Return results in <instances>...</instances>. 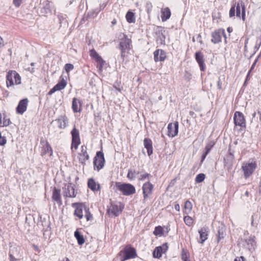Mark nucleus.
<instances>
[{
    "mask_svg": "<svg viewBox=\"0 0 261 261\" xmlns=\"http://www.w3.org/2000/svg\"><path fill=\"white\" fill-rule=\"evenodd\" d=\"M123 37L120 39L118 48L121 50V57L123 61L127 57L132 48V40L127 36L123 34Z\"/></svg>",
    "mask_w": 261,
    "mask_h": 261,
    "instance_id": "1",
    "label": "nucleus"
},
{
    "mask_svg": "<svg viewBox=\"0 0 261 261\" xmlns=\"http://www.w3.org/2000/svg\"><path fill=\"white\" fill-rule=\"evenodd\" d=\"M256 167V162L252 160H250L248 162L243 163L242 168L244 171L245 178H248L252 175Z\"/></svg>",
    "mask_w": 261,
    "mask_h": 261,
    "instance_id": "2",
    "label": "nucleus"
},
{
    "mask_svg": "<svg viewBox=\"0 0 261 261\" xmlns=\"http://www.w3.org/2000/svg\"><path fill=\"white\" fill-rule=\"evenodd\" d=\"M116 187L124 195H130L136 192L135 187L130 184L116 182Z\"/></svg>",
    "mask_w": 261,
    "mask_h": 261,
    "instance_id": "3",
    "label": "nucleus"
},
{
    "mask_svg": "<svg viewBox=\"0 0 261 261\" xmlns=\"http://www.w3.org/2000/svg\"><path fill=\"white\" fill-rule=\"evenodd\" d=\"M14 79L16 85L21 83V77L19 74L14 70H10L6 76V84L8 88L14 85Z\"/></svg>",
    "mask_w": 261,
    "mask_h": 261,
    "instance_id": "4",
    "label": "nucleus"
},
{
    "mask_svg": "<svg viewBox=\"0 0 261 261\" xmlns=\"http://www.w3.org/2000/svg\"><path fill=\"white\" fill-rule=\"evenodd\" d=\"M211 36L212 38L211 42L214 44H217L221 42L222 36L224 38L225 43H227L226 36L224 29H220L215 30L212 33Z\"/></svg>",
    "mask_w": 261,
    "mask_h": 261,
    "instance_id": "5",
    "label": "nucleus"
},
{
    "mask_svg": "<svg viewBox=\"0 0 261 261\" xmlns=\"http://www.w3.org/2000/svg\"><path fill=\"white\" fill-rule=\"evenodd\" d=\"M105 162V160L103 153L101 151H97L93 161L94 169L99 171L103 167Z\"/></svg>",
    "mask_w": 261,
    "mask_h": 261,
    "instance_id": "6",
    "label": "nucleus"
},
{
    "mask_svg": "<svg viewBox=\"0 0 261 261\" xmlns=\"http://www.w3.org/2000/svg\"><path fill=\"white\" fill-rule=\"evenodd\" d=\"M233 152L234 151H231L229 147L228 153L224 158V165L228 172H230L232 169L234 163V156Z\"/></svg>",
    "mask_w": 261,
    "mask_h": 261,
    "instance_id": "7",
    "label": "nucleus"
},
{
    "mask_svg": "<svg viewBox=\"0 0 261 261\" xmlns=\"http://www.w3.org/2000/svg\"><path fill=\"white\" fill-rule=\"evenodd\" d=\"M233 120L235 125L240 126L241 128H246V120L242 113L237 111L233 116Z\"/></svg>",
    "mask_w": 261,
    "mask_h": 261,
    "instance_id": "8",
    "label": "nucleus"
},
{
    "mask_svg": "<svg viewBox=\"0 0 261 261\" xmlns=\"http://www.w3.org/2000/svg\"><path fill=\"white\" fill-rule=\"evenodd\" d=\"M122 252H124V255L121 259V261L134 258L137 256L136 249L134 247L129 246H126L124 250L121 251L120 253Z\"/></svg>",
    "mask_w": 261,
    "mask_h": 261,
    "instance_id": "9",
    "label": "nucleus"
},
{
    "mask_svg": "<svg viewBox=\"0 0 261 261\" xmlns=\"http://www.w3.org/2000/svg\"><path fill=\"white\" fill-rule=\"evenodd\" d=\"M63 195L65 198H74L76 197V193L73 185L71 183L65 184L63 188Z\"/></svg>",
    "mask_w": 261,
    "mask_h": 261,
    "instance_id": "10",
    "label": "nucleus"
},
{
    "mask_svg": "<svg viewBox=\"0 0 261 261\" xmlns=\"http://www.w3.org/2000/svg\"><path fill=\"white\" fill-rule=\"evenodd\" d=\"M72 136V142L71 149L74 148L76 150L78 148L79 145L81 143V140L80 138L79 131L75 127L72 129L71 132Z\"/></svg>",
    "mask_w": 261,
    "mask_h": 261,
    "instance_id": "11",
    "label": "nucleus"
},
{
    "mask_svg": "<svg viewBox=\"0 0 261 261\" xmlns=\"http://www.w3.org/2000/svg\"><path fill=\"white\" fill-rule=\"evenodd\" d=\"M81 149V152L78 154V159L79 163L84 167L86 165V161L89 160V155L87 153L86 146L82 145Z\"/></svg>",
    "mask_w": 261,
    "mask_h": 261,
    "instance_id": "12",
    "label": "nucleus"
},
{
    "mask_svg": "<svg viewBox=\"0 0 261 261\" xmlns=\"http://www.w3.org/2000/svg\"><path fill=\"white\" fill-rule=\"evenodd\" d=\"M168 249V246L167 243L163 244L161 246L155 247L152 253L153 257L158 258H160L162 254L166 253Z\"/></svg>",
    "mask_w": 261,
    "mask_h": 261,
    "instance_id": "13",
    "label": "nucleus"
},
{
    "mask_svg": "<svg viewBox=\"0 0 261 261\" xmlns=\"http://www.w3.org/2000/svg\"><path fill=\"white\" fill-rule=\"evenodd\" d=\"M178 132V122L170 123L168 125V135L169 137H174L177 135Z\"/></svg>",
    "mask_w": 261,
    "mask_h": 261,
    "instance_id": "14",
    "label": "nucleus"
},
{
    "mask_svg": "<svg viewBox=\"0 0 261 261\" xmlns=\"http://www.w3.org/2000/svg\"><path fill=\"white\" fill-rule=\"evenodd\" d=\"M90 55L93 58L95 61L97 63V66L99 69L102 68L105 61L102 59V58L98 54L96 50L94 49L90 50Z\"/></svg>",
    "mask_w": 261,
    "mask_h": 261,
    "instance_id": "15",
    "label": "nucleus"
},
{
    "mask_svg": "<svg viewBox=\"0 0 261 261\" xmlns=\"http://www.w3.org/2000/svg\"><path fill=\"white\" fill-rule=\"evenodd\" d=\"M153 187V185L149 181H147L143 184L142 186V190L144 199H147L152 194Z\"/></svg>",
    "mask_w": 261,
    "mask_h": 261,
    "instance_id": "16",
    "label": "nucleus"
},
{
    "mask_svg": "<svg viewBox=\"0 0 261 261\" xmlns=\"http://www.w3.org/2000/svg\"><path fill=\"white\" fill-rule=\"evenodd\" d=\"M123 208V204L122 203L119 202L118 203H112L110 210L111 213L116 217L122 212Z\"/></svg>",
    "mask_w": 261,
    "mask_h": 261,
    "instance_id": "17",
    "label": "nucleus"
},
{
    "mask_svg": "<svg viewBox=\"0 0 261 261\" xmlns=\"http://www.w3.org/2000/svg\"><path fill=\"white\" fill-rule=\"evenodd\" d=\"M28 102L27 98L20 100L16 109V113L22 115L27 110Z\"/></svg>",
    "mask_w": 261,
    "mask_h": 261,
    "instance_id": "18",
    "label": "nucleus"
},
{
    "mask_svg": "<svg viewBox=\"0 0 261 261\" xmlns=\"http://www.w3.org/2000/svg\"><path fill=\"white\" fill-rule=\"evenodd\" d=\"M72 206L75 208L74 215L80 219L83 218V211L86 206L80 203H73L72 204Z\"/></svg>",
    "mask_w": 261,
    "mask_h": 261,
    "instance_id": "19",
    "label": "nucleus"
},
{
    "mask_svg": "<svg viewBox=\"0 0 261 261\" xmlns=\"http://www.w3.org/2000/svg\"><path fill=\"white\" fill-rule=\"evenodd\" d=\"M241 11L242 12V18L243 21L245 20V6L242 1L238 2L236 5V16L241 17Z\"/></svg>",
    "mask_w": 261,
    "mask_h": 261,
    "instance_id": "20",
    "label": "nucleus"
},
{
    "mask_svg": "<svg viewBox=\"0 0 261 261\" xmlns=\"http://www.w3.org/2000/svg\"><path fill=\"white\" fill-rule=\"evenodd\" d=\"M154 60L155 62L164 61L166 58V53L163 49H158L154 53Z\"/></svg>",
    "mask_w": 261,
    "mask_h": 261,
    "instance_id": "21",
    "label": "nucleus"
},
{
    "mask_svg": "<svg viewBox=\"0 0 261 261\" xmlns=\"http://www.w3.org/2000/svg\"><path fill=\"white\" fill-rule=\"evenodd\" d=\"M54 121L58 122V127L61 129L65 128L68 125V119L65 115H60L58 119L55 120H53L51 123Z\"/></svg>",
    "mask_w": 261,
    "mask_h": 261,
    "instance_id": "22",
    "label": "nucleus"
},
{
    "mask_svg": "<svg viewBox=\"0 0 261 261\" xmlns=\"http://www.w3.org/2000/svg\"><path fill=\"white\" fill-rule=\"evenodd\" d=\"M195 59L198 63L201 71H204L205 65L204 63V56L201 51H197L195 54Z\"/></svg>",
    "mask_w": 261,
    "mask_h": 261,
    "instance_id": "23",
    "label": "nucleus"
},
{
    "mask_svg": "<svg viewBox=\"0 0 261 261\" xmlns=\"http://www.w3.org/2000/svg\"><path fill=\"white\" fill-rule=\"evenodd\" d=\"M225 226L223 224H221L218 227L217 233V243H219L222 239H223L225 238Z\"/></svg>",
    "mask_w": 261,
    "mask_h": 261,
    "instance_id": "24",
    "label": "nucleus"
},
{
    "mask_svg": "<svg viewBox=\"0 0 261 261\" xmlns=\"http://www.w3.org/2000/svg\"><path fill=\"white\" fill-rule=\"evenodd\" d=\"M82 101L76 98H73L72 102V109L74 113L80 112L82 110Z\"/></svg>",
    "mask_w": 261,
    "mask_h": 261,
    "instance_id": "25",
    "label": "nucleus"
},
{
    "mask_svg": "<svg viewBox=\"0 0 261 261\" xmlns=\"http://www.w3.org/2000/svg\"><path fill=\"white\" fill-rule=\"evenodd\" d=\"M145 148L147 149L148 156H150L153 153L152 142L151 139L149 138H145L143 141Z\"/></svg>",
    "mask_w": 261,
    "mask_h": 261,
    "instance_id": "26",
    "label": "nucleus"
},
{
    "mask_svg": "<svg viewBox=\"0 0 261 261\" xmlns=\"http://www.w3.org/2000/svg\"><path fill=\"white\" fill-rule=\"evenodd\" d=\"M198 232L200 234V241H199V243L203 244L204 241L207 239L208 231L206 228L202 227L198 231Z\"/></svg>",
    "mask_w": 261,
    "mask_h": 261,
    "instance_id": "27",
    "label": "nucleus"
},
{
    "mask_svg": "<svg viewBox=\"0 0 261 261\" xmlns=\"http://www.w3.org/2000/svg\"><path fill=\"white\" fill-rule=\"evenodd\" d=\"M46 154H48L49 156H51L53 154L51 147L47 142H46L45 144L43 145L41 152V155L42 156H44Z\"/></svg>",
    "mask_w": 261,
    "mask_h": 261,
    "instance_id": "28",
    "label": "nucleus"
},
{
    "mask_svg": "<svg viewBox=\"0 0 261 261\" xmlns=\"http://www.w3.org/2000/svg\"><path fill=\"white\" fill-rule=\"evenodd\" d=\"M171 16V11L168 7L163 8L161 10V18L162 21H166Z\"/></svg>",
    "mask_w": 261,
    "mask_h": 261,
    "instance_id": "29",
    "label": "nucleus"
},
{
    "mask_svg": "<svg viewBox=\"0 0 261 261\" xmlns=\"http://www.w3.org/2000/svg\"><path fill=\"white\" fill-rule=\"evenodd\" d=\"M61 194L60 190L57 189L56 188H54L53 191L52 198L54 200L56 201L57 203L60 204H62L61 200Z\"/></svg>",
    "mask_w": 261,
    "mask_h": 261,
    "instance_id": "30",
    "label": "nucleus"
},
{
    "mask_svg": "<svg viewBox=\"0 0 261 261\" xmlns=\"http://www.w3.org/2000/svg\"><path fill=\"white\" fill-rule=\"evenodd\" d=\"M88 186L93 191L99 190L100 186L96 184V182L93 178H90L88 181Z\"/></svg>",
    "mask_w": 261,
    "mask_h": 261,
    "instance_id": "31",
    "label": "nucleus"
},
{
    "mask_svg": "<svg viewBox=\"0 0 261 261\" xmlns=\"http://www.w3.org/2000/svg\"><path fill=\"white\" fill-rule=\"evenodd\" d=\"M74 237L77 240L79 245H82L85 243L83 236L78 230L74 232Z\"/></svg>",
    "mask_w": 261,
    "mask_h": 261,
    "instance_id": "32",
    "label": "nucleus"
},
{
    "mask_svg": "<svg viewBox=\"0 0 261 261\" xmlns=\"http://www.w3.org/2000/svg\"><path fill=\"white\" fill-rule=\"evenodd\" d=\"M67 85V82L65 80L62 78L60 81L55 86L58 91L64 89Z\"/></svg>",
    "mask_w": 261,
    "mask_h": 261,
    "instance_id": "33",
    "label": "nucleus"
},
{
    "mask_svg": "<svg viewBox=\"0 0 261 261\" xmlns=\"http://www.w3.org/2000/svg\"><path fill=\"white\" fill-rule=\"evenodd\" d=\"M126 19L128 23H134L135 18L134 13L130 11H128L125 16Z\"/></svg>",
    "mask_w": 261,
    "mask_h": 261,
    "instance_id": "34",
    "label": "nucleus"
},
{
    "mask_svg": "<svg viewBox=\"0 0 261 261\" xmlns=\"http://www.w3.org/2000/svg\"><path fill=\"white\" fill-rule=\"evenodd\" d=\"M153 233L156 236H162L163 234V228L161 226H156Z\"/></svg>",
    "mask_w": 261,
    "mask_h": 261,
    "instance_id": "35",
    "label": "nucleus"
},
{
    "mask_svg": "<svg viewBox=\"0 0 261 261\" xmlns=\"http://www.w3.org/2000/svg\"><path fill=\"white\" fill-rule=\"evenodd\" d=\"M181 258L183 261H190L189 259V253L187 250L185 249L182 250Z\"/></svg>",
    "mask_w": 261,
    "mask_h": 261,
    "instance_id": "36",
    "label": "nucleus"
},
{
    "mask_svg": "<svg viewBox=\"0 0 261 261\" xmlns=\"http://www.w3.org/2000/svg\"><path fill=\"white\" fill-rule=\"evenodd\" d=\"M139 173H140V172H139V171H136L135 170H133L130 169L128 170V173L127 175V177L129 179H132L135 177L136 175H138Z\"/></svg>",
    "mask_w": 261,
    "mask_h": 261,
    "instance_id": "37",
    "label": "nucleus"
},
{
    "mask_svg": "<svg viewBox=\"0 0 261 261\" xmlns=\"http://www.w3.org/2000/svg\"><path fill=\"white\" fill-rule=\"evenodd\" d=\"M143 171L140 172L141 173L139 179L140 180H145L146 179H149L152 177V175L150 174L145 173H143Z\"/></svg>",
    "mask_w": 261,
    "mask_h": 261,
    "instance_id": "38",
    "label": "nucleus"
},
{
    "mask_svg": "<svg viewBox=\"0 0 261 261\" xmlns=\"http://www.w3.org/2000/svg\"><path fill=\"white\" fill-rule=\"evenodd\" d=\"M85 217L87 221H91L93 220V216L90 213L89 208L87 207H85Z\"/></svg>",
    "mask_w": 261,
    "mask_h": 261,
    "instance_id": "39",
    "label": "nucleus"
},
{
    "mask_svg": "<svg viewBox=\"0 0 261 261\" xmlns=\"http://www.w3.org/2000/svg\"><path fill=\"white\" fill-rule=\"evenodd\" d=\"M205 177V175L203 173H199L197 175L195 178V181L197 183H199L203 181Z\"/></svg>",
    "mask_w": 261,
    "mask_h": 261,
    "instance_id": "40",
    "label": "nucleus"
},
{
    "mask_svg": "<svg viewBox=\"0 0 261 261\" xmlns=\"http://www.w3.org/2000/svg\"><path fill=\"white\" fill-rule=\"evenodd\" d=\"M246 243L249 246L250 245L251 247L254 246L255 245V237L254 236H250L248 239L246 240Z\"/></svg>",
    "mask_w": 261,
    "mask_h": 261,
    "instance_id": "41",
    "label": "nucleus"
},
{
    "mask_svg": "<svg viewBox=\"0 0 261 261\" xmlns=\"http://www.w3.org/2000/svg\"><path fill=\"white\" fill-rule=\"evenodd\" d=\"M184 220L186 224L189 226H191L193 223L192 218L189 216L184 217Z\"/></svg>",
    "mask_w": 261,
    "mask_h": 261,
    "instance_id": "42",
    "label": "nucleus"
},
{
    "mask_svg": "<svg viewBox=\"0 0 261 261\" xmlns=\"http://www.w3.org/2000/svg\"><path fill=\"white\" fill-rule=\"evenodd\" d=\"M257 215L254 214L251 217V225L252 226L256 227L257 225V222L256 221Z\"/></svg>",
    "mask_w": 261,
    "mask_h": 261,
    "instance_id": "43",
    "label": "nucleus"
},
{
    "mask_svg": "<svg viewBox=\"0 0 261 261\" xmlns=\"http://www.w3.org/2000/svg\"><path fill=\"white\" fill-rule=\"evenodd\" d=\"M74 68L73 65L70 63L66 64L64 68L67 73L69 72L71 70H72Z\"/></svg>",
    "mask_w": 261,
    "mask_h": 261,
    "instance_id": "44",
    "label": "nucleus"
},
{
    "mask_svg": "<svg viewBox=\"0 0 261 261\" xmlns=\"http://www.w3.org/2000/svg\"><path fill=\"white\" fill-rule=\"evenodd\" d=\"M40 218L41 219V225L43 228H48L49 225V222L46 220L45 218H44L43 220H42L41 217Z\"/></svg>",
    "mask_w": 261,
    "mask_h": 261,
    "instance_id": "45",
    "label": "nucleus"
},
{
    "mask_svg": "<svg viewBox=\"0 0 261 261\" xmlns=\"http://www.w3.org/2000/svg\"><path fill=\"white\" fill-rule=\"evenodd\" d=\"M236 10V5L235 4L234 5L232 6L230 9L229 15L230 17L234 16Z\"/></svg>",
    "mask_w": 261,
    "mask_h": 261,
    "instance_id": "46",
    "label": "nucleus"
},
{
    "mask_svg": "<svg viewBox=\"0 0 261 261\" xmlns=\"http://www.w3.org/2000/svg\"><path fill=\"white\" fill-rule=\"evenodd\" d=\"M185 208L186 209L189 210V211H190L192 210V204L190 201L187 200L186 201V202L185 203Z\"/></svg>",
    "mask_w": 261,
    "mask_h": 261,
    "instance_id": "47",
    "label": "nucleus"
},
{
    "mask_svg": "<svg viewBox=\"0 0 261 261\" xmlns=\"http://www.w3.org/2000/svg\"><path fill=\"white\" fill-rule=\"evenodd\" d=\"M113 87L119 92H121L122 89V87L120 86V83L118 82H116L113 85Z\"/></svg>",
    "mask_w": 261,
    "mask_h": 261,
    "instance_id": "48",
    "label": "nucleus"
},
{
    "mask_svg": "<svg viewBox=\"0 0 261 261\" xmlns=\"http://www.w3.org/2000/svg\"><path fill=\"white\" fill-rule=\"evenodd\" d=\"M10 119L4 117V120H3V125H2V126H7L10 124Z\"/></svg>",
    "mask_w": 261,
    "mask_h": 261,
    "instance_id": "49",
    "label": "nucleus"
},
{
    "mask_svg": "<svg viewBox=\"0 0 261 261\" xmlns=\"http://www.w3.org/2000/svg\"><path fill=\"white\" fill-rule=\"evenodd\" d=\"M22 2V0H13V4L17 8H18L21 5Z\"/></svg>",
    "mask_w": 261,
    "mask_h": 261,
    "instance_id": "50",
    "label": "nucleus"
},
{
    "mask_svg": "<svg viewBox=\"0 0 261 261\" xmlns=\"http://www.w3.org/2000/svg\"><path fill=\"white\" fill-rule=\"evenodd\" d=\"M7 140L5 137H1L0 138V145H4L6 143Z\"/></svg>",
    "mask_w": 261,
    "mask_h": 261,
    "instance_id": "51",
    "label": "nucleus"
},
{
    "mask_svg": "<svg viewBox=\"0 0 261 261\" xmlns=\"http://www.w3.org/2000/svg\"><path fill=\"white\" fill-rule=\"evenodd\" d=\"M58 18L60 23L61 24L62 23H63V21L65 20V18L62 15L59 14L58 15Z\"/></svg>",
    "mask_w": 261,
    "mask_h": 261,
    "instance_id": "52",
    "label": "nucleus"
},
{
    "mask_svg": "<svg viewBox=\"0 0 261 261\" xmlns=\"http://www.w3.org/2000/svg\"><path fill=\"white\" fill-rule=\"evenodd\" d=\"M215 143L213 141H211L206 144L205 147L211 150L212 148L213 147Z\"/></svg>",
    "mask_w": 261,
    "mask_h": 261,
    "instance_id": "53",
    "label": "nucleus"
},
{
    "mask_svg": "<svg viewBox=\"0 0 261 261\" xmlns=\"http://www.w3.org/2000/svg\"><path fill=\"white\" fill-rule=\"evenodd\" d=\"M207 154H208V153L203 150V153L201 156V163L204 161V160H205V159Z\"/></svg>",
    "mask_w": 261,
    "mask_h": 261,
    "instance_id": "54",
    "label": "nucleus"
},
{
    "mask_svg": "<svg viewBox=\"0 0 261 261\" xmlns=\"http://www.w3.org/2000/svg\"><path fill=\"white\" fill-rule=\"evenodd\" d=\"M58 91L57 88H56V87L54 86L52 89L50 90V91L48 92V95H51L56 91Z\"/></svg>",
    "mask_w": 261,
    "mask_h": 261,
    "instance_id": "55",
    "label": "nucleus"
},
{
    "mask_svg": "<svg viewBox=\"0 0 261 261\" xmlns=\"http://www.w3.org/2000/svg\"><path fill=\"white\" fill-rule=\"evenodd\" d=\"M245 258L243 256H241L240 257H237L234 260V261H245Z\"/></svg>",
    "mask_w": 261,
    "mask_h": 261,
    "instance_id": "56",
    "label": "nucleus"
},
{
    "mask_svg": "<svg viewBox=\"0 0 261 261\" xmlns=\"http://www.w3.org/2000/svg\"><path fill=\"white\" fill-rule=\"evenodd\" d=\"M217 86H218V88L219 89H222V83H221L220 79L219 80V81L217 82Z\"/></svg>",
    "mask_w": 261,
    "mask_h": 261,
    "instance_id": "57",
    "label": "nucleus"
},
{
    "mask_svg": "<svg viewBox=\"0 0 261 261\" xmlns=\"http://www.w3.org/2000/svg\"><path fill=\"white\" fill-rule=\"evenodd\" d=\"M9 258H10V261H16L17 260V259L11 254H10L9 255Z\"/></svg>",
    "mask_w": 261,
    "mask_h": 261,
    "instance_id": "58",
    "label": "nucleus"
},
{
    "mask_svg": "<svg viewBox=\"0 0 261 261\" xmlns=\"http://www.w3.org/2000/svg\"><path fill=\"white\" fill-rule=\"evenodd\" d=\"M174 208L176 211L177 212H179L180 211V206L178 204H175L174 205Z\"/></svg>",
    "mask_w": 261,
    "mask_h": 261,
    "instance_id": "59",
    "label": "nucleus"
},
{
    "mask_svg": "<svg viewBox=\"0 0 261 261\" xmlns=\"http://www.w3.org/2000/svg\"><path fill=\"white\" fill-rule=\"evenodd\" d=\"M256 61H257L255 60V62L253 63V64L252 65L251 67L250 70L249 71V72H250L251 71V70L253 69L254 67L255 66V65L256 64Z\"/></svg>",
    "mask_w": 261,
    "mask_h": 261,
    "instance_id": "60",
    "label": "nucleus"
},
{
    "mask_svg": "<svg viewBox=\"0 0 261 261\" xmlns=\"http://www.w3.org/2000/svg\"><path fill=\"white\" fill-rule=\"evenodd\" d=\"M111 23H112V25H114L115 24H116V23H117V20H116V19H114L112 21Z\"/></svg>",
    "mask_w": 261,
    "mask_h": 261,
    "instance_id": "61",
    "label": "nucleus"
},
{
    "mask_svg": "<svg viewBox=\"0 0 261 261\" xmlns=\"http://www.w3.org/2000/svg\"><path fill=\"white\" fill-rule=\"evenodd\" d=\"M210 150H211V149H210L209 148H207L206 147H205V148L204 149V151H205L207 153H208L210 152Z\"/></svg>",
    "mask_w": 261,
    "mask_h": 261,
    "instance_id": "62",
    "label": "nucleus"
},
{
    "mask_svg": "<svg viewBox=\"0 0 261 261\" xmlns=\"http://www.w3.org/2000/svg\"><path fill=\"white\" fill-rule=\"evenodd\" d=\"M201 35H198V37H197V40H198V39H199V42L201 44L202 43V41L201 40Z\"/></svg>",
    "mask_w": 261,
    "mask_h": 261,
    "instance_id": "63",
    "label": "nucleus"
},
{
    "mask_svg": "<svg viewBox=\"0 0 261 261\" xmlns=\"http://www.w3.org/2000/svg\"><path fill=\"white\" fill-rule=\"evenodd\" d=\"M227 31L229 32V33H230L232 31V29L230 27H228L227 29Z\"/></svg>",
    "mask_w": 261,
    "mask_h": 261,
    "instance_id": "64",
    "label": "nucleus"
}]
</instances>
